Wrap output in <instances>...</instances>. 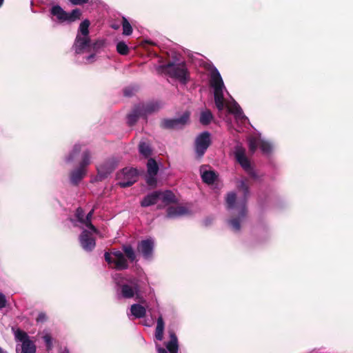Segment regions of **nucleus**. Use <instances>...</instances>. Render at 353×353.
<instances>
[{"mask_svg": "<svg viewBox=\"0 0 353 353\" xmlns=\"http://www.w3.org/2000/svg\"><path fill=\"white\" fill-rule=\"evenodd\" d=\"M83 145L77 143L74 145L72 151L66 157L67 162H71L77 159L82 151L79 166L72 170L70 175V181L73 185H77L86 174V167L91 162V153L88 149H83Z\"/></svg>", "mask_w": 353, "mask_h": 353, "instance_id": "nucleus-1", "label": "nucleus"}, {"mask_svg": "<svg viewBox=\"0 0 353 353\" xmlns=\"http://www.w3.org/2000/svg\"><path fill=\"white\" fill-rule=\"evenodd\" d=\"M123 251L125 254L119 250L105 253V259L111 268L119 270L128 268V264L126 258L132 260V246L130 245L123 246Z\"/></svg>", "mask_w": 353, "mask_h": 353, "instance_id": "nucleus-2", "label": "nucleus"}, {"mask_svg": "<svg viewBox=\"0 0 353 353\" xmlns=\"http://www.w3.org/2000/svg\"><path fill=\"white\" fill-rule=\"evenodd\" d=\"M159 69L162 72L168 74L171 78L179 80L182 83L185 84L190 79V74L184 62L179 63L169 62L159 66Z\"/></svg>", "mask_w": 353, "mask_h": 353, "instance_id": "nucleus-3", "label": "nucleus"}, {"mask_svg": "<svg viewBox=\"0 0 353 353\" xmlns=\"http://www.w3.org/2000/svg\"><path fill=\"white\" fill-rule=\"evenodd\" d=\"M50 14L55 17L60 23H71L79 20L81 16L79 9H74L71 12H67L59 6H54L50 9Z\"/></svg>", "mask_w": 353, "mask_h": 353, "instance_id": "nucleus-4", "label": "nucleus"}, {"mask_svg": "<svg viewBox=\"0 0 353 353\" xmlns=\"http://www.w3.org/2000/svg\"><path fill=\"white\" fill-rule=\"evenodd\" d=\"M163 107L160 101H152L147 103H140L134 107V123L139 117H146L159 111Z\"/></svg>", "mask_w": 353, "mask_h": 353, "instance_id": "nucleus-5", "label": "nucleus"}, {"mask_svg": "<svg viewBox=\"0 0 353 353\" xmlns=\"http://www.w3.org/2000/svg\"><path fill=\"white\" fill-rule=\"evenodd\" d=\"M113 279L119 288L117 289L118 299H130L132 297V287L131 279H127L121 274H114Z\"/></svg>", "mask_w": 353, "mask_h": 353, "instance_id": "nucleus-6", "label": "nucleus"}, {"mask_svg": "<svg viewBox=\"0 0 353 353\" xmlns=\"http://www.w3.org/2000/svg\"><path fill=\"white\" fill-rule=\"evenodd\" d=\"M190 113L185 111L179 117L176 119H164L160 122V127L162 129H179L183 128L190 121Z\"/></svg>", "mask_w": 353, "mask_h": 353, "instance_id": "nucleus-7", "label": "nucleus"}, {"mask_svg": "<svg viewBox=\"0 0 353 353\" xmlns=\"http://www.w3.org/2000/svg\"><path fill=\"white\" fill-rule=\"evenodd\" d=\"M211 145V135L208 131L199 134L194 142V150L198 158H201Z\"/></svg>", "mask_w": 353, "mask_h": 353, "instance_id": "nucleus-8", "label": "nucleus"}, {"mask_svg": "<svg viewBox=\"0 0 353 353\" xmlns=\"http://www.w3.org/2000/svg\"><path fill=\"white\" fill-rule=\"evenodd\" d=\"M118 163V159L113 157L97 165V179L99 181H102L107 178L108 175L110 174L112 171L117 167Z\"/></svg>", "mask_w": 353, "mask_h": 353, "instance_id": "nucleus-9", "label": "nucleus"}, {"mask_svg": "<svg viewBox=\"0 0 353 353\" xmlns=\"http://www.w3.org/2000/svg\"><path fill=\"white\" fill-rule=\"evenodd\" d=\"M16 341L21 343V353H36V345L33 341L30 340L28 334L20 330H17L14 333Z\"/></svg>", "mask_w": 353, "mask_h": 353, "instance_id": "nucleus-10", "label": "nucleus"}, {"mask_svg": "<svg viewBox=\"0 0 353 353\" xmlns=\"http://www.w3.org/2000/svg\"><path fill=\"white\" fill-rule=\"evenodd\" d=\"M139 287L137 283L134 281V298H135L139 303H134V318H142L145 316L146 313V307L148 303L146 301L140 297Z\"/></svg>", "mask_w": 353, "mask_h": 353, "instance_id": "nucleus-11", "label": "nucleus"}, {"mask_svg": "<svg viewBox=\"0 0 353 353\" xmlns=\"http://www.w3.org/2000/svg\"><path fill=\"white\" fill-rule=\"evenodd\" d=\"M97 232H93L92 230H84L79 236V241L82 248L86 252L92 251L95 245L96 241L93 236L94 234Z\"/></svg>", "mask_w": 353, "mask_h": 353, "instance_id": "nucleus-12", "label": "nucleus"}, {"mask_svg": "<svg viewBox=\"0 0 353 353\" xmlns=\"http://www.w3.org/2000/svg\"><path fill=\"white\" fill-rule=\"evenodd\" d=\"M154 243L152 239L143 240L137 244V252L141 254L145 259L150 260L153 256Z\"/></svg>", "mask_w": 353, "mask_h": 353, "instance_id": "nucleus-13", "label": "nucleus"}, {"mask_svg": "<svg viewBox=\"0 0 353 353\" xmlns=\"http://www.w3.org/2000/svg\"><path fill=\"white\" fill-rule=\"evenodd\" d=\"M118 184L121 188L130 186L132 184V168L127 167L117 174Z\"/></svg>", "mask_w": 353, "mask_h": 353, "instance_id": "nucleus-14", "label": "nucleus"}, {"mask_svg": "<svg viewBox=\"0 0 353 353\" xmlns=\"http://www.w3.org/2000/svg\"><path fill=\"white\" fill-rule=\"evenodd\" d=\"M73 48L76 54H83L90 50V40L89 37H81L77 34Z\"/></svg>", "mask_w": 353, "mask_h": 353, "instance_id": "nucleus-15", "label": "nucleus"}, {"mask_svg": "<svg viewBox=\"0 0 353 353\" xmlns=\"http://www.w3.org/2000/svg\"><path fill=\"white\" fill-rule=\"evenodd\" d=\"M247 179H242L238 184L239 190H241L243 193V201L241 203L238 204V205L240 207V213L242 216H243L245 212H247L246 202L250 195L249 186L247 184Z\"/></svg>", "mask_w": 353, "mask_h": 353, "instance_id": "nucleus-16", "label": "nucleus"}, {"mask_svg": "<svg viewBox=\"0 0 353 353\" xmlns=\"http://www.w3.org/2000/svg\"><path fill=\"white\" fill-rule=\"evenodd\" d=\"M234 156L236 161L241 165L245 171L251 168L250 160L245 156V150L241 146L235 148Z\"/></svg>", "mask_w": 353, "mask_h": 353, "instance_id": "nucleus-17", "label": "nucleus"}, {"mask_svg": "<svg viewBox=\"0 0 353 353\" xmlns=\"http://www.w3.org/2000/svg\"><path fill=\"white\" fill-rule=\"evenodd\" d=\"M210 84L214 91L223 90L224 87L223 81L219 72L216 68L211 72Z\"/></svg>", "mask_w": 353, "mask_h": 353, "instance_id": "nucleus-18", "label": "nucleus"}, {"mask_svg": "<svg viewBox=\"0 0 353 353\" xmlns=\"http://www.w3.org/2000/svg\"><path fill=\"white\" fill-rule=\"evenodd\" d=\"M159 191H155L146 195L141 202L142 207H148L157 203L159 199Z\"/></svg>", "mask_w": 353, "mask_h": 353, "instance_id": "nucleus-19", "label": "nucleus"}, {"mask_svg": "<svg viewBox=\"0 0 353 353\" xmlns=\"http://www.w3.org/2000/svg\"><path fill=\"white\" fill-rule=\"evenodd\" d=\"M188 213V209L183 206H170L167 209V217L174 218Z\"/></svg>", "mask_w": 353, "mask_h": 353, "instance_id": "nucleus-20", "label": "nucleus"}, {"mask_svg": "<svg viewBox=\"0 0 353 353\" xmlns=\"http://www.w3.org/2000/svg\"><path fill=\"white\" fill-rule=\"evenodd\" d=\"M159 199L162 201L165 205H168L170 203H177V199H176L174 193L170 190H166L165 192L159 191Z\"/></svg>", "mask_w": 353, "mask_h": 353, "instance_id": "nucleus-21", "label": "nucleus"}, {"mask_svg": "<svg viewBox=\"0 0 353 353\" xmlns=\"http://www.w3.org/2000/svg\"><path fill=\"white\" fill-rule=\"evenodd\" d=\"M214 97L216 108L219 111H222L225 106L223 90L214 91Z\"/></svg>", "mask_w": 353, "mask_h": 353, "instance_id": "nucleus-22", "label": "nucleus"}, {"mask_svg": "<svg viewBox=\"0 0 353 353\" xmlns=\"http://www.w3.org/2000/svg\"><path fill=\"white\" fill-rule=\"evenodd\" d=\"M217 178L216 172L213 170L204 171L201 174L203 181L208 185L213 184Z\"/></svg>", "mask_w": 353, "mask_h": 353, "instance_id": "nucleus-23", "label": "nucleus"}, {"mask_svg": "<svg viewBox=\"0 0 353 353\" xmlns=\"http://www.w3.org/2000/svg\"><path fill=\"white\" fill-rule=\"evenodd\" d=\"M163 331H164V321L162 316H159L157 319V327L155 330V338L158 341H161L163 337Z\"/></svg>", "mask_w": 353, "mask_h": 353, "instance_id": "nucleus-24", "label": "nucleus"}, {"mask_svg": "<svg viewBox=\"0 0 353 353\" xmlns=\"http://www.w3.org/2000/svg\"><path fill=\"white\" fill-rule=\"evenodd\" d=\"M139 152L145 158H148L152 154V149L148 143L141 141L139 144Z\"/></svg>", "mask_w": 353, "mask_h": 353, "instance_id": "nucleus-25", "label": "nucleus"}, {"mask_svg": "<svg viewBox=\"0 0 353 353\" xmlns=\"http://www.w3.org/2000/svg\"><path fill=\"white\" fill-rule=\"evenodd\" d=\"M225 106L228 111L230 113L234 114L236 117H239L243 114L241 108L236 101H234L232 104H228Z\"/></svg>", "mask_w": 353, "mask_h": 353, "instance_id": "nucleus-26", "label": "nucleus"}, {"mask_svg": "<svg viewBox=\"0 0 353 353\" xmlns=\"http://www.w3.org/2000/svg\"><path fill=\"white\" fill-rule=\"evenodd\" d=\"M213 119L212 113L210 110H206L201 112L200 115L199 121L203 125H208L210 123Z\"/></svg>", "mask_w": 353, "mask_h": 353, "instance_id": "nucleus-27", "label": "nucleus"}, {"mask_svg": "<svg viewBox=\"0 0 353 353\" xmlns=\"http://www.w3.org/2000/svg\"><path fill=\"white\" fill-rule=\"evenodd\" d=\"M238 208H239V216L237 217H234V218L231 219L229 221L230 225L233 228V230H235V231H239L240 230V229H241V224H240L241 220L242 219H243L245 216V215H246V212H245V215L243 216H242L241 215V213H240V207L239 205H238Z\"/></svg>", "mask_w": 353, "mask_h": 353, "instance_id": "nucleus-28", "label": "nucleus"}, {"mask_svg": "<svg viewBox=\"0 0 353 353\" xmlns=\"http://www.w3.org/2000/svg\"><path fill=\"white\" fill-rule=\"evenodd\" d=\"M236 194L234 193V192H230L227 194V197H226V204H227V208L228 209L230 210V209H233V208H238V205H235L236 204ZM242 201L241 202H238L237 204L239 203H241Z\"/></svg>", "mask_w": 353, "mask_h": 353, "instance_id": "nucleus-29", "label": "nucleus"}, {"mask_svg": "<svg viewBox=\"0 0 353 353\" xmlns=\"http://www.w3.org/2000/svg\"><path fill=\"white\" fill-rule=\"evenodd\" d=\"M147 169L148 174H152L153 175L157 174L159 172V165L154 159L150 158L148 160Z\"/></svg>", "mask_w": 353, "mask_h": 353, "instance_id": "nucleus-30", "label": "nucleus"}, {"mask_svg": "<svg viewBox=\"0 0 353 353\" xmlns=\"http://www.w3.org/2000/svg\"><path fill=\"white\" fill-rule=\"evenodd\" d=\"M89 26H90L89 20H88V19L83 20L79 25L78 34H79L81 37H88Z\"/></svg>", "mask_w": 353, "mask_h": 353, "instance_id": "nucleus-31", "label": "nucleus"}, {"mask_svg": "<svg viewBox=\"0 0 353 353\" xmlns=\"http://www.w3.org/2000/svg\"><path fill=\"white\" fill-rule=\"evenodd\" d=\"M94 210L93 208L88 213L85 218H84L83 225L93 232H97L98 231L97 228L91 223V219L92 217Z\"/></svg>", "mask_w": 353, "mask_h": 353, "instance_id": "nucleus-32", "label": "nucleus"}, {"mask_svg": "<svg viewBox=\"0 0 353 353\" xmlns=\"http://www.w3.org/2000/svg\"><path fill=\"white\" fill-rule=\"evenodd\" d=\"M117 50L121 55H125L129 52V48L124 41H119L117 44Z\"/></svg>", "mask_w": 353, "mask_h": 353, "instance_id": "nucleus-33", "label": "nucleus"}, {"mask_svg": "<svg viewBox=\"0 0 353 353\" xmlns=\"http://www.w3.org/2000/svg\"><path fill=\"white\" fill-rule=\"evenodd\" d=\"M259 148L264 154H270L272 151L271 144L265 141H261L260 142Z\"/></svg>", "mask_w": 353, "mask_h": 353, "instance_id": "nucleus-34", "label": "nucleus"}, {"mask_svg": "<svg viewBox=\"0 0 353 353\" xmlns=\"http://www.w3.org/2000/svg\"><path fill=\"white\" fill-rule=\"evenodd\" d=\"M166 347L168 350L170 352V353H177L178 352V341H175L174 340H170L167 345Z\"/></svg>", "mask_w": 353, "mask_h": 353, "instance_id": "nucleus-35", "label": "nucleus"}, {"mask_svg": "<svg viewBox=\"0 0 353 353\" xmlns=\"http://www.w3.org/2000/svg\"><path fill=\"white\" fill-rule=\"evenodd\" d=\"M123 33L125 35H130L132 33V27L130 23L124 17L122 19Z\"/></svg>", "mask_w": 353, "mask_h": 353, "instance_id": "nucleus-36", "label": "nucleus"}, {"mask_svg": "<svg viewBox=\"0 0 353 353\" xmlns=\"http://www.w3.org/2000/svg\"><path fill=\"white\" fill-rule=\"evenodd\" d=\"M43 339L45 342L47 351H51L53 347L52 339L51 336L48 334H46L43 336Z\"/></svg>", "mask_w": 353, "mask_h": 353, "instance_id": "nucleus-37", "label": "nucleus"}, {"mask_svg": "<svg viewBox=\"0 0 353 353\" xmlns=\"http://www.w3.org/2000/svg\"><path fill=\"white\" fill-rule=\"evenodd\" d=\"M145 181L147 184L150 187H155L157 185V179L156 175H153L152 174H148L146 176Z\"/></svg>", "mask_w": 353, "mask_h": 353, "instance_id": "nucleus-38", "label": "nucleus"}, {"mask_svg": "<svg viewBox=\"0 0 353 353\" xmlns=\"http://www.w3.org/2000/svg\"><path fill=\"white\" fill-rule=\"evenodd\" d=\"M75 216L77 219L78 221L83 224L84 221V211L81 208H78L76 210Z\"/></svg>", "mask_w": 353, "mask_h": 353, "instance_id": "nucleus-39", "label": "nucleus"}, {"mask_svg": "<svg viewBox=\"0 0 353 353\" xmlns=\"http://www.w3.org/2000/svg\"><path fill=\"white\" fill-rule=\"evenodd\" d=\"M70 2L74 5H83L88 3L89 0H69Z\"/></svg>", "mask_w": 353, "mask_h": 353, "instance_id": "nucleus-40", "label": "nucleus"}, {"mask_svg": "<svg viewBox=\"0 0 353 353\" xmlns=\"http://www.w3.org/2000/svg\"><path fill=\"white\" fill-rule=\"evenodd\" d=\"M6 300L5 296L0 293V309L6 306Z\"/></svg>", "mask_w": 353, "mask_h": 353, "instance_id": "nucleus-41", "label": "nucleus"}, {"mask_svg": "<svg viewBox=\"0 0 353 353\" xmlns=\"http://www.w3.org/2000/svg\"><path fill=\"white\" fill-rule=\"evenodd\" d=\"M252 178L256 179L257 174L255 171L251 168L245 171Z\"/></svg>", "mask_w": 353, "mask_h": 353, "instance_id": "nucleus-42", "label": "nucleus"}, {"mask_svg": "<svg viewBox=\"0 0 353 353\" xmlns=\"http://www.w3.org/2000/svg\"><path fill=\"white\" fill-rule=\"evenodd\" d=\"M86 61H85V63H92L95 59V55L94 54H91L85 57Z\"/></svg>", "mask_w": 353, "mask_h": 353, "instance_id": "nucleus-43", "label": "nucleus"}, {"mask_svg": "<svg viewBox=\"0 0 353 353\" xmlns=\"http://www.w3.org/2000/svg\"><path fill=\"white\" fill-rule=\"evenodd\" d=\"M257 148V145L254 141H252L249 143V149L251 152H254Z\"/></svg>", "mask_w": 353, "mask_h": 353, "instance_id": "nucleus-44", "label": "nucleus"}, {"mask_svg": "<svg viewBox=\"0 0 353 353\" xmlns=\"http://www.w3.org/2000/svg\"><path fill=\"white\" fill-rule=\"evenodd\" d=\"M123 93L125 97H131L132 94V88L130 87L126 88L124 90Z\"/></svg>", "mask_w": 353, "mask_h": 353, "instance_id": "nucleus-45", "label": "nucleus"}, {"mask_svg": "<svg viewBox=\"0 0 353 353\" xmlns=\"http://www.w3.org/2000/svg\"><path fill=\"white\" fill-rule=\"evenodd\" d=\"M127 123L129 125H132V113L130 112L127 115Z\"/></svg>", "mask_w": 353, "mask_h": 353, "instance_id": "nucleus-46", "label": "nucleus"}, {"mask_svg": "<svg viewBox=\"0 0 353 353\" xmlns=\"http://www.w3.org/2000/svg\"><path fill=\"white\" fill-rule=\"evenodd\" d=\"M37 321H43L46 320V314L43 313H41L39 314L37 317Z\"/></svg>", "mask_w": 353, "mask_h": 353, "instance_id": "nucleus-47", "label": "nucleus"}, {"mask_svg": "<svg viewBox=\"0 0 353 353\" xmlns=\"http://www.w3.org/2000/svg\"><path fill=\"white\" fill-rule=\"evenodd\" d=\"M127 314L129 318L132 315V305H131L128 310Z\"/></svg>", "mask_w": 353, "mask_h": 353, "instance_id": "nucleus-48", "label": "nucleus"}, {"mask_svg": "<svg viewBox=\"0 0 353 353\" xmlns=\"http://www.w3.org/2000/svg\"><path fill=\"white\" fill-rule=\"evenodd\" d=\"M170 340H174L175 341H178L177 337L174 332H170Z\"/></svg>", "mask_w": 353, "mask_h": 353, "instance_id": "nucleus-49", "label": "nucleus"}, {"mask_svg": "<svg viewBox=\"0 0 353 353\" xmlns=\"http://www.w3.org/2000/svg\"><path fill=\"white\" fill-rule=\"evenodd\" d=\"M158 352L159 353H168V351L166 350H165L164 348L163 347H160L158 349Z\"/></svg>", "mask_w": 353, "mask_h": 353, "instance_id": "nucleus-50", "label": "nucleus"}, {"mask_svg": "<svg viewBox=\"0 0 353 353\" xmlns=\"http://www.w3.org/2000/svg\"><path fill=\"white\" fill-rule=\"evenodd\" d=\"M133 50H134V55L135 54L138 53L139 49L137 47L134 46Z\"/></svg>", "mask_w": 353, "mask_h": 353, "instance_id": "nucleus-51", "label": "nucleus"}, {"mask_svg": "<svg viewBox=\"0 0 353 353\" xmlns=\"http://www.w3.org/2000/svg\"><path fill=\"white\" fill-rule=\"evenodd\" d=\"M112 28L117 30L119 28V26L118 25H114V24H112Z\"/></svg>", "mask_w": 353, "mask_h": 353, "instance_id": "nucleus-52", "label": "nucleus"}, {"mask_svg": "<svg viewBox=\"0 0 353 353\" xmlns=\"http://www.w3.org/2000/svg\"><path fill=\"white\" fill-rule=\"evenodd\" d=\"M133 172H134V176L135 175L138 174V170L137 169L134 168Z\"/></svg>", "mask_w": 353, "mask_h": 353, "instance_id": "nucleus-53", "label": "nucleus"}, {"mask_svg": "<svg viewBox=\"0 0 353 353\" xmlns=\"http://www.w3.org/2000/svg\"><path fill=\"white\" fill-rule=\"evenodd\" d=\"M3 0H0V7L1 6V5L3 4Z\"/></svg>", "mask_w": 353, "mask_h": 353, "instance_id": "nucleus-54", "label": "nucleus"}, {"mask_svg": "<svg viewBox=\"0 0 353 353\" xmlns=\"http://www.w3.org/2000/svg\"><path fill=\"white\" fill-rule=\"evenodd\" d=\"M0 353H6V352H3V350L0 347Z\"/></svg>", "mask_w": 353, "mask_h": 353, "instance_id": "nucleus-55", "label": "nucleus"}, {"mask_svg": "<svg viewBox=\"0 0 353 353\" xmlns=\"http://www.w3.org/2000/svg\"><path fill=\"white\" fill-rule=\"evenodd\" d=\"M133 259H134V261L135 260V255L134 254Z\"/></svg>", "mask_w": 353, "mask_h": 353, "instance_id": "nucleus-56", "label": "nucleus"}]
</instances>
